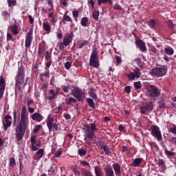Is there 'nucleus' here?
<instances>
[{
  "instance_id": "f257e3e1",
  "label": "nucleus",
  "mask_w": 176,
  "mask_h": 176,
  "mask_svg": "<svg viewBox=\"0 0 176 176\" xmlns=\"http://www.w3.org/2000/svg\"><path fill=\"white\" fill-rule=\"evenodd\" d=\"M27 126H28V112H27V107L23 106L21 110V121L16 128L15 137L18 142L23 140L25 131H27Z\"/></svg>"
},
{
  "instance_id": "f03ea898",
  "label": "nucleus",
  "mask_w": 176,
  "mask_h": 176,
  "mask_svg": "<svg viewBox=\"0 0 176 176\" xmlns=\"http://www.w3.org/2000/svg\"><path fill=\"white\" fill-rule=\"evenodd\" d=\"M25 77V67L23 65V63L18 67V72L15 76V86L18 87L19 91L23 93L21 86L24 83V78Z\"/></svg>"
},
{
  "instance_id": "7ed1b4c3",
  "label": "nucleus",
  "mask_w": 176,
  "mask_h": 176,
  "mask_svg": "<svg viewBox=\"0 0 176 176\" xmlns=\"http://www.w3.org/2000/svg\"><path fill=\"white\" fill-rule=\"evenodd\" d=\"M89 65L94 68H98V67H100V62L98 61V50H97V48L92 50L89 59Z\"/></svg>"
},
{
  "instance_id": "20e7f679",
  "label": "nucleus",
  "mask_w": 176,
  "mask_h": 176,
  "mask_svg": "<svg viewBox=\"0 0 176 176\" xmlns=\"http://www.w3.org/2000/svg\"><path fill=\"white\" fill-rule=\"evenodd\" d=\"M71 95L75 97L76 100L79 102H82L86 98V94L83 92L82 89L76 87L71 91Z\"/></svg>"
},
{
  "instance_id": "39448f33",
  "label": "nucleus",
  "mask_w": 176,
  "mask_h": 176,
  "mask_svg": "<svg viewBox=\"0 0 176 176\" xmlns=\"http://www.w3.org/2000/svg\"><path fill=\"white\" fill-rule=\"evenodd\" d=\"M147 91L150 97H152L153 98H159L162 90L159 89V88L155 85H150L147 87Z\"/></svg>"
},
{
  "instance_id": "423d86ee",
  "label": "nucleus",
  "mask_w": 176,
  "mask_h": 176,
  "mask_svg": "<svg viewBox=\"0 0 176 176\" xmlns=\"http://www.w3.org/2000/svg\"><path fill=\"white\" fill-rule=\"evenodd\" d=\"M151 134L154 137V138H156L157 141H163L162 131L158 126L153 124L151 126Z\"/></svg>"
},
{
  "instance_id": "0eeeda50",
  "label": "nucleus",
  "mask_w": 176,
  "mask_h": 176,
  "mask_svg": "<svg viewBox=\"0 0 176 176\" xmlns=\"http://www.w3.org/2000/svg\"><path fill=\"white\" fill-rule=\"evenodd\" d=\"M47 126L49 131H58V124L54 122V118L52 117V115H49L47 119Z\"/></svg>"
},
{
  "instance_id": "6e6552de",
  "label": "nucleus",
  "mask_w": 176,
  "mask_h": 176,
  "mask_svg": "<svg viewBox=\"0 0 176 176\" xmlns=\"http://www.w3.org/2000/svg\"><path fill=\"white\" fill-rule=\"evenodd\" d=\"M166 74H167V67L165 65H162L160 67H155L151 69V75H154L155 76H164Z\"/></svg>"
},
{
  "instance_id": "1a4fd4ad",
  "label": "nucleus",
  "mask_w": 176,
  "mask_h": 176,
  "mask_svg": "<svg viewBox=\"0 0 176 176\" xmlns=\"http://www.w3.org/2000/svg\"><path fill=\"white\" fill-rule=\"evenodd\" d=\"M32 34H34V29L31 28L26 34L25 46V47H31V43H32V39L34 37L32 36Z\"/></svg>"
},
{
  "instance_id": "9d476101",
  "label": "nucleus",
  "mask_w": 176,
  "mask_h": 176,
  "mask_svg": "<svg viewBox=\"0 0 176 176\" xmlns=\"http://www.w3.org/2000/svg\"><path fill=\"white\" fill-rule=\"evenodd\" d=\"M6 87V82H5V78H3V76H0V101L2 100V98L3 97Z\"/></svg>"
},
{
  "instance_id": "9b49d317",
  "label": "nucleus",
  "mask_w": 176,
  "mask_h": 176,
  "mask_svg": "<svg viewBox=\"0 0 176 176\" xmlns=\"http://www.w3.org/2000/svg\"><path fill=\"white\" fill-rule=\"evenodd\" d=\"M3 129L5 131L12 126V116H5L4 120L3 121Z\"/></svg>"
},
{
  "instance_id": "f8f14e48",
  "label": "nucleus",
  "mask_w": 176,
  "mask_h": 176,
  "mask_svg": "<svg viewBox=\"0 0 176 176\" xmlns=\"http://www.w3.org/2000/svg\"><path fill=\"white\" fill-rule=\"evenodd\" d=\"M135 45L138 47L141 52H144L146 50V45H145V42L142 41L141 38H135Z\"/></svg>"
},
{
  "instance_id": "ddd939ff",
  "label": "nucleus",
  "mask_w": 176,
  "mask_h": 176,
  "mask_svg": "<svg viewBox=\"0 0 176 176\" xmlns=\"http://www.w3.org/2000/svg\"><path fill=\"white\" fill-rule=\"evenodd\" d=\"M45 58V61H48V63H45V64L46 68H50V65H52V52H50L49 51H46Z\"/></svg>"
},
{
  "instance_id": "4468645a",
  "label": "nucleus",
  "mask_w": 176,
  "mask_h": 176,
  "mask_svg": "<svg viewBox=\"0 0 176 176\" xmlns=\"http://www.w3.org/2000/svg\"><path fill=\"white\" fill-rule=\"evenodd\" d=\"M112 167L115 171L116 175H120L122 174V166L118 163H114L112 165Z\"/></svg>"
},
{
  "instance_id": "2eb2a0df",
  "label": "nucleus",
  "mask_w": 176,
  "mask_h": 176,
  "mask_svg": "<svg viewBox=\"0 0 176 176\" xmlns=\"http://www.w3.org/2000/svg\"><path fill=\"white\" fill-rule=\"evenodd\" d=\"M85 140H86V138H89V140H93V138H94V137H96V133H94V132H93L92 131H91L90 129H85Z\"/></svg>"
},
{
  "instance_id": "dca6fc26",
  "label": "nucleus",
  "mask_w": 176,
  "mask_h": 176,
  "mask_svg": "<svg viewBox=\"0 0 176 176\" xmlns=\"http://www.w3.org/2000/svg\"><path fill=\"white\" fill-rule=\"evenodd\" d=\"M31 118L34 122H42V120H43V116L39 113H34L31 116Z\"/></svg>"
},
{
  "instance_id": "f3484780",
  "label": "nucleus",
  "mask_w": 176,
  "mask_h": 176,
  "mask_svg": "<svg viewBox=\"0 0 176 176\" xmlns=\"http://www.w3.org/2000/svg\"><path fill=\"white\" fill-rule=\"evenodd\" d=\"M105 176H113L115 173L113 172V169H112V166L111 165H108L106 168H104Z\"/></svg>"
},
{
  "instance_id": "a211bd4d",
  "label": "nucleus",
  "mask_w": 176,
  "mask_h": 176,
  "mask_svg": "<svg viewBox=\"0 0 176 176\" xmlns=\"http://www.w3.org/2000/svg\"><path fill=\"white\" fill-rule=\"evenodd\" d=\"M43 153H45V150L43 148H41L36 153V155L34 157V158L35 160H39L40 159H42Z\"/></svg>"
},
{
  "instance_id": "6ab92c4d",
  "label": "nucleus",
  "mask_w": 176,
  "mask_h": 176,
  "mask_svg": "<svg viewBox=\"0 0 176 176\" xmlns=\"http://www.w3.org/2000/svg\"><path fill=\"white\" fill-rule=\"evenodd\" d=\"M104 3H109L111 6L113 5V1L112 0H97V5L98 8L101 6V5H103Z\"/></svg>"
},
{
  "instance_id": "aec40b11",
  "label": "nucleus",
  "mask_w": 176,
  "mask_h": 176,
  "mask_svg": "<svg viewBox=\"0 0 176 176\" xmlns=\"http://www.w3.org/2000/svg\"><path fill=\"white\" fill-rule=\"evenodd\" d=\"M142 162H144V158H135L132 162V166L133 167H139Z\"/></svg>"
},
{
  "instance_id": "412c9836",
  "label": "nucleus",
  "mask_w": 176,
  "mask_h": 176,
  "mask_svg": "<svg viewBox=\"0 0 176 176\" xmlns=\"http://www.w3.org/2000/svg\"><path fill=\"white\" fill-rule=\"evenodd\" d=\"M9 28L11 30V32L14 35H18L19 34V25L16 24H12L11 26H9Z\"/></svg>"
},
{
  "instance_id": "4be33fe9",
  "label": "nucleus",
  "mask_w": 176,
  "mask_h": 176,
  "mask_svg": "<svg viewBox=\"0 0 176 176\" xmlns=\"http://www.w3.org/2000/svg\"><path fill=\"white\" fill-rule=\"evenodd\" d=\"M65 101L67 105H72V104H76L78 100L75 98L70 97Z\"/></svg>"
},
{
  "instance_id": "5701e85b",
  "label": "nucleus",
  "mask_w": 176,
  "mask_h": 176,
  "mask_svg": "<svg viewBox=\"0 0 176 176\" xmlns=\"http://www.w3.org/2000/svg\"><path fill=\"white\" fill-rule=\"evenodd\" d=\"M86 101L90 108H92V109H96V104L94 103V100L93 99L91 98H87Z\"/></svg>"
},
{
  "instance_id": "b1692460",
  "label": "nucleus",
  "mask_w": 176,
  "mask_h": 176,
  "mask_svg": "<svg viewBox=\"0 0 176 176\" xmlns=\"http://www.w3.org/2000/svg\"><path fill=\"white\" fill-rule=\"evenodd\" d=\"M43 28L45 30V31H46V32L50 33V31H52V27L50 26V24H49V22H43Z\"/></svg>"
},
{
  "instance_id": "393cba45",
  "label": "nucleus",
  "mask_w": 176,
  "mask_h": 176,
  "mask_svg": "<svg viewBox=\"0 0 176 176\" xmlns=\"http://www.w3.org/2000/svg\"><path fill=\"white\" fill-rule=\"evenodd\" d=\"M100 16V11L97 10V9L92 10V19L98 21V17Z\"/></svg>"
},
{
  "instance_id": "a878e982",
  "label": "nucleus",
  "mask_w": 176,
  "mask_h": 176,
  "mask_svg": "<svg viewBox=\"0 0 176 176\" xmlns=\"http://www.w3.org/2000/svg\"><path fill=\"white\" fill-rule=\"evenodd\" d=\"M78 153L80 157H85V155H87V150L84 148H80L78 149Z\"/></svg>"
},
{
  "instance_id": "bb28decb",
  "label": "nucleus",
  "mask_w": 176,
  "mask_h": 176,
  "mask_svg": "<svg viewBox=\"0 0 176 176\" xmlns=\"http://www.w3.org/2000/svg\"><path fill=\"white\" fill-rule=\"evenodd\" d=\"M94 170H95V175L96 176H102V169H101V168H100V166H96L94 167Z\"/></svg>"
},
{
  "instance_id": "cd10ccee",
  "label": "nucleus",
  "mask_w": 176,
  "mask_h": 176,
  "mask_svg": "<svg viewBox=\"0 0 176 176\" xmlns=\"http://www.w3.org/2000/svg\"><path fill=\"white\" fill-rule=\"evenodd\" d=\"M2 16L3 17L4 21H9L10 19V14L6 10L2 12Z\"/></svg>"
},
{
  "instance_id": "c85d7f7f",
  "label": "nucleus",
  "mask_w": 176,
  "mask_h": 176,
  "mask_svg": "<svg viewBox=\"0 0 176 176\" xmlns=\"http://www.w3.org/2000/svg\"><path fill=\"white\" fill-rule=\"evenodd\" d=\"M164 154L166 155V156H167V157H173L176 155L175 152L170 151L167 148L164 149Z\"/></svg>"
},
{
  "instance_id": "c756f323",
  "label": "nucleus",
  "mask_w": 176,
  "mask_h": 176,
  "mask_svg": "<svg viewBox=\"0 0 176 176\" xmlns=\"http://www.w3.org/2000/svg\"><path fill=\"white\" fill-rule=\"evenodd\" d=\"M80 24L82 27H87V25L89 24V18L87 16H84L82 18Z\"/></svg>"
},
{
  "instance_id": "7c9ffc66",
  "label": "nucleus",
  "mask_w": 176,
  "mask_h": 176,
  "mask_svg": "<svg viewBox=\"0 0 176 176\" xmlns=\"http://www.w3.org/2000/svg\"><path fill=\"white\" fill-rule=\"evenodd\" d=\"M133 74H134L136 76V78L139 79V78H141V70L137 67H135L133 70Z\"/></svg>"
},
{
  "instance_id": "2f4dec72",
  "label": "nucleus",
  "mask_w": 176,
  "mask_h": 176,
  "mask_svg": "<svg viewBox=\"0 0 176 176\" xmlns=\"http://www.w3.org/2000/svg\"><path fill=\"white\" fill-rule=\"evenodd\" d=\"M164 52L166 54H168V56H173V54H174V49H173L171 47L164 48Z\"/></svg>"
},
{
  "instance_id": "473e14b6",
  "label": "nucleus",
  "mask_w": 176,
  "mask_h": 176,
  "mask_svg": "<svg viewBox=\"0 0 176 176\" xmlns=\"http://www.w3.org/2000/svg\"><path fill=\"white\" fill-rule=\"evenodd\" d=\"M140 113H142V115H145V113H146V112H149V109H147L146 104H142L140 107Z\"/></svg>"
},
{
  "instance_id": "72a5a7b5",
  "label": "nucleus",
  "mask_w": 176,
  "mask_h": 176,
  "mask_svg": "<svg viewBox=\"0 0 176 176\" xmlns=\"http://www.w3.org/2000/svg\"><path fill=\"white\" fill-rule=\"evenodd\" d=\"M72 15L76 21H78V17H79V11L76 8H74L72 11Z\"/></svg>"
},
{
  "instance_id": "f704fd0d",
  "label": "nucleus",
  "mask_w": 176,
  "mask_h": 176,
  "mask_svg": "<svg viewBox=\"0 0 176 176\" xmlns=\"http://www.w3.org/2000/svg\"><path fill=\"white\" fill-rule=\"evenodd\" d=\"M88 45H89V41L84 40L78 44V49H83L85 46H87Z\"/></svg>"
},
{
  "instance_id": "c9c22d12",
  "label": "nucleus",
  "mask_w": 176,
  "mask_h": 176,
  "mask_svg": "<svg viewBox=\"0 0 176 176\" xmlns=\"http://www.w3.org/2000/svg\"><path fill=\"white\" fill-rule=\"evenodd\" d=\"M45 47H46L43 45H39L38 50V54H39L40 56H42V54L45 53Z\"/></svg>"
},
{
  "instance_id": "e433bc0d",
  "label": "nucleus",
  "mask_w": 176,
  "mask_h": 176,
  "mask_svg": "<svg viewBox=\"0 0 176 176\" xmlns=\"http://www.w3.org/2000/svg\"><path fill=\"white\" fill-rule=\"evenodd\" d=\"M126 76H127L129 80H135V78H137L133 72H131L130 74H126Z\"/></svg>"
},
{
  "instance_id": "4c0bfd02",
  "label": "nucleus",
  "mask_w": 176,
  "mask_h": 176,
  "mask_svg": "<svg viewBox=\"0 0 176 176\" xmlns=\"http://www.w3.org/2000/svg\"><path fill=\"white\" fill-rule=\"evenodd\" d=\"M144 105H146V107L148 109V112L153 111V101H150V102H147L146 104H145Z\"/></svg>"
},
{
  "instance_id": "58836bf2",
  "label": "nucleus",
  "mask_w": 176,
  "mask_h": 176,
  "mask_svg": "<svg viewBox=\"0 0 176 176\" xmlns=\"http://www.w3.org/2000/svg\"><path fill=\"white\" fill-rule=\"evenodd\" d=\"M90 130L92 131L93 133H97V131H98V129L96 125V122L90 124Z\"/></svg>"
},
{
  "instance_id": "ea45409f",
  "label": "nucleus",
  "mask_w": 176,
  "mask_h": 176,
  "mask_svg": "<svg viewBox=\"0 0 176 176\" xmlns=\"http://www.w3.org/2000/svg\"><path fill=\"white\" fill-rule=\"evenodd\" d=\"M158 107L160 109H166V102L163 100H161L158 101Z\"/></svg>"
},
{
  "instance_id": "a19ab883",
  "label": "nucleus",
  "mask_w": 176,
  "mask_h": 176,
  "mask_svg": "<svg viewBox=\"0 0 176 176\" xmlns=\"http://www.w3.org/2000/svg\"><path fill=\"white\" fill-rule=\"evenodd\" d=\"M135 63H136L138 65V67H140V68H144V64L142 63V60H141V58H138L134 60Z\"/></svg>"
},
{
  "instance_id": "79ce46f5",
  "label": "nucleus",
  "mask_w": 176,
  "mask_h": 176,
  "mask_svg": "<svg viewBox=\"0 0 176 176\" xmlns=\"http://www.w3.org/2000/svg\"><path fill=\"white\" fill-rule=\"evenodd\" d=\"M98 146L101 148L102 149H104L108 146V144H107L104 141L100 140L98 142Z\"/></svg>"
},
{
  "instance_id": "37998d69",
  "label": "nucleus",
  "mask_w": 176,
  "mask_h": 176,
  "mask_svg": "<svg viewBox=\"0 0 176 176\" xmlns=\"http://www.w3.org/2000/svg\"><path fill=\"white\" fill-rule=\"evenodd\" d=\"M7 2L9 8H12V6H16V5H17V1L16 0H8Z\"/></svg>"
},
{
  "instance_id": "c03bdc74",
  "label": "nucleus",
  "mask_w": 176,
  "mask_h": 176,
  "mask_svg": "<svg viewBox=\"0 0 176 176\" xmlns=\"http://www.w3.org/2000/svg\"><path fill=\"white\" fill-rule=\"evenodd\" d=\"M134 89H136L137 90L141 89L142 87V85H141V81H137L133 83Z\"/></svg>"
},
{
  "instance_id": "a18cd8bd",
  "label": "nucleus",
  "mask_w": 176,
  "mask_h": 176,
  "mask_svg": "<svg viewBox=\"0 0 176 176\" xmlns=\"http://www.w3.org/2000/svg\"><path fill=\"white\" fill-rule=\"evenodd\" d=\"M63 21H67V23H72V19L67 14L63 15Z\"/></svg>"
},
{
  "instance_id": "49530a36",
  "label": "nucleus",
  "mask_w": 176,
  "mask_h": 176,
  "mask_svg": "<svg viewBox=\"0 0 176 176\" xmlns=\"http://www.w3.org/2000/svg\"><path fill=\"white\" fill-rule=\"evenodd\" d=\"M147 24L150 27V28H155V26L156 25V22H155V20L151 19L147 23Z\"/></svg>"
},
{
  "instance_id": "de8ad7c7",
  "label": "nucleus",
  "mask_w": 176,
  "mask_h": 176,
  "mask_svg": "<svg viewBox=\"0 0 176 176\" xmlns=\"http://www.w3.org/2000/svg\"><path fill=\"white\" fill-rule=\"evenodd\" d=\"M72 41H71L69 38H67V37H63V43L65 45V46H69V43H71Z\"/></svg>"
},
{
  "instance_id": "09e8293b",
  "label": "nucleus",
  "mask_w": 176,
  "mask_h": 176,
  "mask_svg": "<svg viewBox=\"0 0 176 176\" xmlns=\"http://www.w3.org/2000/svg\"><path fill=\"white\" fill-rule=\"evenodd\" d=\"M103 151H104V153H106V155L107 156H110L111 152V148H109V146H107V147L104 148Z\"/></svg>"
},
{
  "instance_id": "8fccbe9b",
  "label": "nucleus",
  "mask_w": 176,
  "mask_h": 176,
  "mask_svg": "<svg viewBox=\"0 0 176 176\" xmlns=\"http://www.w3.org/2000/svg\"><path fill=\"white\" fill-rule=\"evenodd\" d=\"M65 38H67V39H69L72 41V39H74V32H71L70 33H68L65 36Z\"/></svg>"
},
{
  "instance_id": "3c124183",
  "label": "nucleus",
  "mask_w": 176,
  "mask_h": 176,
  "mask_svg": "<svg viewBox=\"0 0 176 176\" xmlns=\"http://www.w3.org/2000/svg\"><path fill=\"white\" fill-rule=\"evenodd\" d=\"M88 94L89 95V96L91 97V98H93L94 100H97L98 98V97L97 96V94H96L94 92L89 91L88 92Z\"/></svg>"
},
{
  "instance_id": "603ef678",
  "label": "nucleus",
  "mask_w": 176,
  "mask_h": 176,
  "mask_svg": "<svg viewBox=\"0 0 176 176\" xmlns=\"http://www.w3.org/2000/svg\"><path fill=\"white\" fill-rule=\"evenodd\" d=\"M41 129H42L41 125H35L34 128L33 129L34 134H36V133H38V131H39V130H41Z\"/></svg>"
},
{
  "instance_id": "864d4df0",
  "label": "nucleus",
  "mask_w": 176,
  "mask_h": 176,
  "mask_svg": "<svg viewBox=\"0 0 176 176\" xmlns=\"http://www.w3.org/2000/svg\"><path fill=\"white\" fill-rule=\"evenodd\" d=\"M14 166H16V160L14 157H11L10 160V167H14Z\"/></svg>"
},
{
  "instance_id": "5fc2aeb1",
  "label": "nucleus",
  "mask_w": 176,
  "mask_h": 176,
  "mask_svg": "<svg viewBox=\"0 0 176 176\" xmlns=\"http://www.w3.org/2000/svg\"><path fill=\"white\" fill-rule=\"evenodd\" d=\"M166 24L168 26V28H170V30H173V28H174V23H173L172 20H168L167 21Z\"/></svg>"
},
{
  "instance_id": "6e6d98bb",
  "label": "nucleus",
  "mask_w": 176,
  "mask_h": 176,
  "mask_svg": "<svg viewBox=\"0 0 176 176\" xmlns=\"http://www.w3.org/2000/svg\"><path fill=\"white\" fill-rule=\"evenodd\" d=\"M116 61V64H122V58H120V56L116 55L115 57H114Z\"/></svg>"
},
{
  "instance_id": "4d7b16f0",
  "label": "nucleus",
  "mask_w": 176,
  "mask_h": 176,
  "mask_svg": "<svg viewBox=\"0 0 176 176\" xmlns=\"http://www.w3.org/2000/svg\"><path fill=\"white\" fill-rule=\"evenodd\" d=\"M63 90L64 93H69V90H71V86H63Z\"/></svg>"
},
{
  "instance_id": "13d9d810",
  "label": "nucleus",
  "mask_w": 176,
  "mask_h": 176,
  "mask_svg": "<svg viewBox=\"0 0 176 176\" xmlns=\"http://www.w3.org/2000/svg\"><path fill=\"white\" fill-rule=\"evenodd\" d=\"M36 135H32L30 138L31 144H36Z\"/></svg>"
},
{
  "instance_id": "bf43d9fd",
  "label": "nucleus",
  "mask_w": 176,
  "mask_h": 176,
  "mask_svg": "<svg viewBox=\"0 0 176 176\" xmlns=\"http://www.w3.org/2000/svg\"><path fill=\"white\" fill-rule=\"evenodd\" d=\"M47 89V84H46V82H43L40 89L44 91V93H46Z\"/></svg>"
},
{
  "instance_id": "052dcab7",
  "label": "nucleus",
  "mask_w": 176,
  "mask_h": 176,
  "mask_svg": "<svg viewBox=\"0 0 176 176\" xmlns=\"http://www.w3.org/2000/svg\"><path fill=\"white\" fill-rule=\"evenodd\" d=\"M158 166L159 167H166V164H164V160H163V159H160L158 160Z\"/></svg>"
},
{
  "instance_id": "680f3d73",
  "label": "nucleus",
  "mask_w": 176,
  "mask_h": 176,
  "mask_svg": "<svg viewBox=\"0 0 176 176\" xmlns=\"http://www.w3.org/2000/svg\"><path fill=\"white\" fill-rule=\"evenodd\" d=\"M169 142L170 144H172V145H176V137L175 136H173L170 139Z\"/></svg>"
},
{
  "instance_id": "e2e57ef3",
  "label": "nucleus",
  "mask_w": 176,
  "mask_h": 176,
  "mask_svg": "<svg viewBox=\"0 0 176 176\" xmlns=\"http://www.w3.org/2000/svg\"><path fill=\"white\" fill-rule=\"evenodd\" d=\"M58 47L60 50H65V44H64L63 42H60L58 45Z\"/></svg>"
},
{
  "instance_id": "0e129e2a",
  "label": "nucleus",
  "mask_w": 176,
  "mask_h": 176,
  "mask_svg": "<svg viewBox=\"0 0 176 176\" xmlns=\"http://www.w3.org/2000/svg\"><path fill=\"white\" fill-rule=\"evenodd\" d=\"M113 8L115 10H122V8L120 6V5L116 3V5H114L113 6Z\"/></svg>"
},
{
  "instance_id": "69168bd1",
  "label": "nucleus",
  "mask_w": 176,
  "mask_h": 176,
  "mask_svg": "<svg viewBox=\"0 0 176 176\" xmlns=\"http://www.w3.org/2000/svg\"><path fill=\"white\" fill-rule=\"evenodd\" d=\"M170 133H172V134H175L176 135V126L174 125L172 128L170 129Z\"/></svg>"
},
{
  "instance_id": "338daca9",
  "label": "nucleus",
  "mask_w": 176,
  "mask_h": 176,
  "mask_svg": "<svg viewBox=\"0 0 176 176\" xmlns=\"http://www.w3.org/2000/svg\"><path fill=\"white\" fill-rule=\"evenodd\" d=\"M71 65H72V63L66 62V63L65 64V68H66L67 69H69V68H71Z\"/></svg>"
},
{
  "instance_id": "774afa93",
  "label": "nucleus",
  "mask_w": 176,
  "mask_h": 176,
  "mask_svg": "<svg viewBox=\"0 0 176 176\" xmlns=\"http://www.w3.org/2000/svg\"><path fill=\"white\" fill-rule=\"evenodd\" d=\"M63 154V152L61 151H58L54 153V157H58L59 156H61V155Z\"/></svg>"
}]
</instances>
